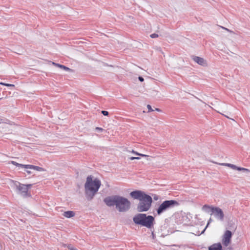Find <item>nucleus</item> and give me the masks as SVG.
Listing matches in <instances>:
<instances>
[{"label":"nucleus","mask_w":250,"mask_h":250,"mask_svg":"<svg viewBox=\"0 0 250 250\" xmlns=\"http://www.w3.org/2000/svg\"><path fill=\"white\" fill-rule=\"evenodd\" d=\"M154 200H158V197H157V196H156L154 197Z\"/></svg>","instance_id":"nucleus-35"},{"label":"nucleus","mask_w":250,"mask_h":250,"mask_svg":"<svg viewBox=\"0 0 250 250\" xmlns=\"http://www.w3.org/2000/svg\"><path fill=\"white\" fill-rule=\"evenodd\" d=\"M212 221V220L211 218H209V219L208 220V223H207V225L206 226V227H205V229L203 230V231L201 233H203L205 231L206 229H207V228L209 224Z\"/></svg>","instance_id":"nucleus-22"},{"label":"nucleus","mask_w":250,"mask_h":250,"mask_svg":"<svg viewBox=\"0 0 250 250\" xmlns=\"http://www.w3.org/2000/svg\"><path fill=\"white\" fill-rule=\"evenodd\" d=\"M5 123L4 122V119L0 118V123Z\"/></svg>","instance_id":"nucleus-31"},{"label":"nucleus","mask_w":250,"mask_h":250,"mask_svg":"<svg viewBox=\"0 0 250 250\" xmlns=\"http://www.w3.org/2000/svg\"><path fill=\"white\" fill-rule=\"evenodd\" d=\"M211 212L217 219L221 221L224 220V214L220 208L214 207V208H212Z\"/></svg>","instance_id":"nucleus-9"},{"label":"nucleus","mask_w":250,"mask_h":250,"mask_svg":"<svg viewBox=\"0 0 250 250\" xmlns=\"http://www.w3.org/2000/svg\"><path fill=\"white\" fill-rule=\"evenodd\" d=\"M11 164H12L13 165H14L15 166H16L17 167H20L25 168V166H26V165L19 164V163H18L15 161H11Z\"/></svg>","instance_id":"nucleus-18"},{"label":"nucleus","mask_w":250,"mask_h":250,"mask_svg":"<svg viewBox=\"0 0 250 250\" xmlns=\"http://www.w3.org/2000/svg\"><path fill=\"white\" fill-rule=\"evenodd\" d=\"M208 250H222V246L221 243H215L208 248Z\"/></svg>","instance_id":"nucleus-13"},{"label":"nucleus","mask_w":250,"mask_h":250,"mask_svg":"<svg viewBox=\"0 0 250 250\" xmlns=\"http://www.w3.org/2000/svg\"><path fill=\"white\" fill-rule=\"evenodd\" d=\"M1 98H0V100L1 99Z\"/></svg>","instance_id":"nucleus-38"},{"label":"nucleus","mask_w":250,"mask_h":250,"mask_svg":"<svg viewBox=\"0 0 250 250\" xmlns=\"http://www.w3.org/2000/svg\"><path fill=\"white\" fill-rule=\"evenodd\" d=\"M0 84L2 85H5L7 86H11V87H14L15 85L13 84H9V83H6L2 82L0 83Z\"/></svg>","instance_id":"nucleus-21"},{"label":"nucleus","mask_w":250,"mask_h":250,"mask_svg":"<svg viewBox=\"0 0 250 250\" xmlns=\"http://www.w3.org/2000/svg\"><path fill=\"white\" fill-rule=\"evenodd\" d=\"M222 28H223V29H225V30H226L227 31L230 32V30H229V29H227V28H224V27H222Z\"/></svg>","instance_id":"nucleus-34"},{"label":"nucleus","mask_w":250,"mask_h":250,"mask_svg":"<svg viewBox=\"0 0 250 250\" xmlns=\"http://www.w3.org/2000/svg\"><path fill=\"white\" fill-rule=\"evenodd\" d=\"M118 195H112L105 197L104 199V203L108 207L116 206Z\"/></svg>","instance_id":"nucleus-8"},{"label":"nucleus","mask_w":250,"mask_h":250,"mask_svg":"<svg viewBox=\"0 0 250 250\" xmlns=\"http://www.w3.org/2000/svg\"><path fill=\"white\" fill-rule=\"evenodd\" d=\"M155 110L158 111H161V110L160 109L157 108H155Z\"/></svg>","instance_id":"nucleus-36"},{"label":"nucleus","mask_w":250,"mask_h":250,"mask_svg":"<svg viewBox=\"0 0 250 250\" xmlns=\"http://www.w3.org/2000/svg\"><path fill=\"white\" fill-rule=\"evenodd\" d=\"M130 159L131 160H135V159H136V158H135V157H130Z\"/></svg>","instance_id":"nucleus-32"},{"label":"nucleus","mask_w":250,"mask_h":250,"mask_svg":"<svg viewBox=\"0 0 250 250\" xmlns=\"http://www.w3.org/2000/svg\"><path fill=\"white\" fill-rule=\"evenodd\" d=\"M67 247L68 249L70 250H77L75 248H74L72 245H68Z\"/></svg>","instance_id":"nucleus-23"},{"label":"nucleus","mask_w":250,"mask_h":250,"mask_svg":"<svg viewBox=\"0 0 250 250\" xmlns=\"http://www.w3.org/2000/svg\"><path fill=\"white\" fill-rule=\"evenodd\" d=\"M154 224V217L151 215H146V214H145L142 226L146 227L148 229H151L153 227Z\"/></svg>","instance_id":"nucleus-6"},{"label":"nucleus","mask_w":250,"mask_h":250,"mask_svg":"<svg viewBox=\"0 0 250 250\" xmlns=\"http://www.w3.org/2000/svg\"><path fill=\"white\" fill-rule=\"evenodd\" d=\"M101 113L104 115V116H107L108 115V112L105 110H102L101 111Z\"/></svg>","instance_id":"nucleus-25"},{"label":"nucleus","mask_w":250,"mask_h":250,"mask_svg":"<svg viewBox=\"0 0 250 250\" xmlns=\"http://www.w3.org/2000/svg\"><path fill=\"white\" fill-rule=\"evenodd\" d=\"M101 185L99 179L95 178L92 179V176L89 175L86 178L84 184L85 196L88 200H91L98 191Z\"/></svg>","instance_id":"nucleus-2"},{"label":"nucleus","mask_w":250,"mask_h":250,"mask_svg":"<svg viewBox=\"0 0 250 250\" xmlns=\"http://www.w3.org/2000/svg\"><path fill=\"white\" fill-rule=\"evenodd\" d=\"M178 205L179 203L175 200H170L164 201L156 209L157 214L158 215H160L168 209Z\"/></svg>","instance_id":"nucleus-4"},{"label":"nucleus","mask_w":250,"mask_h":250,"mask_svg":"<svg viewBox=\"0 0 250 250\" xmlns=\"http://www.w3.org/2000/svg\"><path fill=\"white\" fill-rule=\"evenodd\" d=\"M52 64L55 66H57L60 68H62L64 70H66V71H71V69L64 65H62V64H60L59 63H56L55 62H52Z\"/></svg>","instance_id":"nucleus-16"},{"label":"nucleus","mask_w":250,"mask_h":250,"mask_svg":"<svg viewBox=\"0 0 250 250\" xmlns=\"http://www.w3.org/2000/svg\"><path fill=\"white\" fill-rule=\"evenodd\" d=\"M95 130H98V131H102L104 129L102 128H101V127H96L95 128Z\"/></svg>","instance_id":"nucleus-28"},{"label":"nucleus","mask_w":250,"mask_h":250,"mask_svg":"<svg viewBox=\"0 0 250 250\" xmlns=\"http://www.w3.org/2000/svg\"><path fill=\"white\" fill-rule=\"evenodd\" d=\"M192 59L197 63L203 66H207L208 65L207 61L204 58L196 56H192Z\"/></svg>","instance_id":"nucleus-11"},{"label":"nucleus","mask_w":250,"mask_h":250,"mask_svg":"<svg viewBox=\"0 0 250 250\" xmlns=\"http://www.w3.org/2000/svg\"><path fill=\"white\" fill-rule=\"evenodd\" d=\"M232 233L231 231L227 230L222 236V242L224 246L227 247L231 241Z\"/></svg>","instance_id":"nucleus-7"},{"label":"nucleus","mask_w":250,"mask_h":250,"mask_svg":"<svg viewBox=\"0 0 250 250\" xmlns=\"http://www.w3.org/2000/svg\"><path fill=\"white\" fill-rule=\"evenodd\" d=\"M145 215L144 213H138L133 217V221L136 225L142 226Z\"/></svg>","instance_id":"nucleus-10"},{"label":"nucleus","mask_w":250,"mask_h":250,"mask_svg":"<svg viewBox=\"0 0 250 250\" xmlns=\"http://www.w3.org/2000/svg\"><path fill=\"white\" fill-rule=\"evenodd\" d=\"M25 168L34 169L38 171H44V169L43 168L32 165H26V166H25Z\"/></svg>","instance_id":"nucleus-12"},{"label":"nucleus","mask_w":250,"mask_h":250,"mask_svg":"<svg viewBox=\"0 0 250 250\" xmlns=\"http://www.w3.org/2000/svg\"><path fill=\"white\" fill-rule=\"evenodd\" d=\"M237 170H239V171H243L244 172H250V170L249 169L243 168V167H237Z\"/></svg>","instance_id":"nucleus-19"},{"label":"nucleus","mask_w":250,"mask_h":250,"mask_svg":"<svg viewBox=\"0 0 250 250\" xmlns=\"http://www.w3.org/2000/svg\"><path fill=\"white\" fill-rule=\"evenodd\" d=\"M150 37L151 38H156L159 37L158 35L156 33H153L150 35Z\"/></svg>","instance_id":"nucleus-24"},{"label":"nucleus","mask_w":250,"mask_h":250,"mask_svg":"<svg viewBox=\"0 0 250 250\" xmlns=\"http://www.w3.org/2000/svg\"><path fill=\"white\" fill-rule=\"evenodd\" d=\"M135 157L136 159H137V160H139L140 159V158L138 157Z\"/></svg>","instance_id":"nucleus-37"},{"label":"nucleus","mask_w":250,"mask_h":250,"mask_svg":"<svg viewBox=\"0 0 250 250\" xmlns=\"http://www.w3.org/2000/svg\"><path fill=\"white\" fill-rule=\"evenodd\" d=\"M151 236H152V238L153 239H155V234L154 233V232L153 231H152L151 232Z\"/></svg>","instance_id":"nucleus-30"},{"label":"nucleus","mask_w":250,"mask_h":250,"mask_svg":"<svg viewBox=\"0 0 250 250\" xmlns=\"http://www.w3.org/2000/svg\"><path fill=\"white\" fill-rule=\"evenodd\" d=\"M131 202L127 198L118 195L116 208L120 212H126L131 208Z\"/></svg>","instance_id":"nucleus-3"},{"label":"nucleus","mask_w":250,"mask_h":250,"mask_svg":"<svg viewBox=\"0 0 250 250\" xmlns=\"http://www.w3.org/2000/svg\"><path fill=\"white\" fill-rule=\"evenodd\" d=\"M214 207L209 206L208 205H205L202 207V210L206 212L209 213L212 212V208H214Z\"/></svg>","instance_id":"nucleus-15"},{"label":"nucleus","mask_w":250,"mask_h":250,"mask_svg":"<svg viewBox=\"0 0 250 250\" xmlns=\"http://www.w3.org/2000/svg\"><path fill=\"white\" fill-rule=\"evenodd\" d=\"M63 215L65 217L69 218H71V217L74 216L75 213L73 211L68 210V211L64 212Z\"/></svg>","instance_id":"nucleus-14"},{"label":"nucleus","mask_w":250,"mask_h":250,"mask_svg":"<svg viewBox=\"0 0 250 250\" xmlns=\"http://www.w3.org/2000/svg\"><path fill=\"white\" fill-rule=\"evenodd\" d=\"M131 152H132V153H133L134 154H136L137 155L141 156H142V157H148V155H145V154H143L139 153L133 150Z\"/></svg>","instance_id":"nucleus-20"},{"label":"nucleus","mask_w":250,"mask_h":250,"mask_svg":"<svg viewBox=\"0 0 250 250\" xmlns=\"http://www.w3.org/2000/svg\"><path fill=\"white\" fill-rule=\"evenodd\" d=\"M11 187L17 191L18 194H21L23 197H30L31 194L27 189L25 185L22 184L16 181H11Z\"/></svg>","instance_id":"nucleus-5"},{"label":"nucleus","mask_w":250,"mask_h":250,"mask_svg":"<svg viewBox=\"0 0 250 250\" xmlns=\"http://www.w3.org/2000/svg\"><path fill=\"white\" fill-rule=\"evenodd\" d=\"M138 79L141 82H143L144 81V79L142 77H141V76H139L138 77Z\"/></svg>","instance_id":"nucleus-29"},{"label":"nucleus","mask_w":250,"mask_h":250,"mask_svg":"<svg viewBox=\"0 0 250 250\" xmlns=\"http://www.w3.org/2000/svg\"><path fill=\"white\" fill-rule=\"evenodd\" d=\"M129 195L133 199L139 200L136 208L138 212H146L150 208L152 199L150 195L138 190L131 192Z\"/></svg>","instance_id":"nucleus-1"},{"label":"nucleus","mask_w":250,"mask_h":250,"mask_svg":"<svg viewBox=\"0 0 250 250\" xmlns=\"http://www.w3.org/2000/svg\"><path fill=\"white\" fill-rule=\"evenodd\" d=\"M220 165H222V166H228L229 167H231L233 169H235V170H237V167H237L236 166H235L234 165L231 164H228V163H222V164H220Z\"/></svg>","instance_id":"nucleus-17"},{"label":"nucleus","mask_w":250,"mask_h":250,"mask_svg":"<svg viewBox=\"0 0 250 250\" xmlns=\"http://www.w3.org/2000/svg\"><path fill=\"white\" fill-rule=\"evenodd\" d=\"M26 172L28 173V174H31L32 173L31 171H30V170H26Z\"/></svg>","instance_id":"nucleus-33"},{"label":"nucleus","mask_w":250,"mask_h":250,"mask_svg":"<svg viewBox=\"0 0 250 250\" xmlns=\"http://www.w3.org/2000/svg\"><path fill=\"white\" fill-rule=\"evenodd\" d=\"M147 109L148 110V112H151V111H153V109L152 108L151 105H150L149 104H148L147 105Z\"/></svg>","instance_id":"nucleus-26"},{"label":"nucleus","mask_w":250,"mask_h":250,"mask_svg":"<svg viewBox=\"0 0 250 250\" xmlns=\"http://www.w3.org/2000/svg\"><path fill=\"white\" fill-rule=\"evenodd\" d=\"M25 185L27 187V191H28V189L32 187V184H27V185Z\"/></svg>","instance_id":"nucleus-27"}]
</instances>
